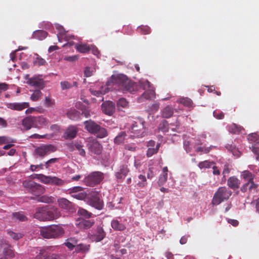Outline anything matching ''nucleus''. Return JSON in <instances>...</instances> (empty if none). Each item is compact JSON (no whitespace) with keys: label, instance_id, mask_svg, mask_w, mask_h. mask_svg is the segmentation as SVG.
Listing matches in <instances>:
<instances>
[{"label":"nucleus","instance_id":"cd10ccee","mask_svg":"<svg viewBox=\"0 0 259 259\" xmlns=\"http://www.w3.org/2000/svg\"><path fill=\"white\" fill-rule=\"evenodd\" d=\"M22 124L26 130L33 127V116H29L24 118L22 120Z\"/></svg>","mask_w":259,"mask_h":259},{"label":"nucleus","instance_id":"f3484780","mask_svg":"<svg viewBox=\"0 0 259 259\" xmlns=\"http://www.w3.org/2000/svg\"><path fill=\"white\" fill-rule=\"evenodd\" d=\"M78 131L76 127L73 126H69L64 133L63 137L65 139H74L77 134Z\"/></svg>","mask_w":259,"mask_h":259},{"label":"nucleus","instance_id":"ddd939ff","mask_svg":"<svg viewBox=\"0 0 259 259\" xmlns=\"http://www.w3.org/2000/svg\"><path fill=\"white\" fill-rule=\"evenodd\" d=\"M47 209H48L47 206L36 208L33 215V218L40 221H47Z\"/></svg>","mask_w":259,"mask_h":259},{"label":"nucleus","instance_id":"3c124183","mask_svg":"<svg viewBox=\"0 0 259 259\" xmlns=\"http://www.w3.org/2000/svg\"><path fill=\"white\" fill-rule=\"evenodd\" d=\"M140 87L143 90H146L148 88L151 89V83L147 80H141L139 82Z\"/></svg>","mask_w":259,"mask_h":259},{"label":"nucleus","instance_id":"e433bc0d","mask_svg":"<svg viewBox=\"0 0 259 259\" xmlns=\"http://www.w3.org/2000/svg\"><path fill=\"white\" fill-rule=\"evenodd\" d=\"M212 165H215V163L213 161H210L208 160H204L199 162L198 166L200 169L208 168H210Z\"/></svg>","mask_w":259,"mask_h":259},{"label":"nucleus","instance_id":"a18cd8bd","mask_svg":"<svg viewBox=\"0 0 259 259\" xmlns=\"http://www.w3.org/2000/svg\"><path fill=\"white\" fill-rule=\"evenodd\" d=\"M3 253L5 255L10 257H13L14 256V251L12 249L11 246L9 244H8V246L3 249Z\"/></svg>","mask_w":259,"mask_h":259},{"label":"nucleus","instance_id":"c03bdc74","mask_svg":"<svg viewBox=\"0 0 259 259\" xmlns=\"http://www.w3.org/2000/svg\"><path fill=\"white\" fill-rule=\"evenodd\" d=\"M158 129L159 131L165 133L168 131V123L165 120H162L158 126Z\"/></svg>","mask_w":259,"mask_h":259},{"label":"nucleus","instance_id":"c85d7f7f","mask_svg":"<svg viewBox=\"0 0 259 259\" xmlns=\"http://www.w3.org/2000/svg\"><path fill=\"white\" fill-rule=\"evenodd\" d=\"M75 48L80 53L84 54L90 51V46L82 42L76 44Z\"/></svg>","mask_w":259,"mask_h":259},{"label":"nucleus","instance_id":"473e14b6","mask_svg":"<svg viewBox=\"0 0 259 259\" xmlns=\"http://www.w3.org/2000/svg\"><path fill=\"white\" fill-rule=\"evenodd\" d=\"M48 33L42 30H38L33 32L32 36L34 38L39 40L45 39L47 36Z\"/></svg>","mask_w":259,"mask_h":259},{"label":"nucleus","instance_id":"b1692460","mask_svg":"<svg viewBox=\"0 0 259 259\" xmlns=\"http://www.w3.org/2000/svg\"><path fill=\"white\" fill-rule=\"evenodd\" d=\"M27 83L32 87L42 89L44 86V81L42 79L37 77H31L29 78Z\"/></svg>","mask_w":259,"mask_h":259},{"label":"nucleus","instance_id":"13d9d810","mask_svg":"<svg viewBox=\"0 0 259 259\" xmlns=\"http://www.w3.org/2000/svg\"><path fill=\"white\" fill-rule=\"evenodd\" d=\"M248 139L250 141L258 143L259 135L255 133L250 134L248 136Z\"/></svg>","mask_w":259,"mask_h":259},{"label":"nucleus","instance_id":"338daca9","mask_svg":"<svg viewBox=\"0 0 259 259\" xmlns=\"http://www.w3.org/2000/svg\"><path fill=\"white\" fill-rule=\"evenodd\" d=\"M45 102L47 107L52 106L55 103L50 97H46Z\"/></svg>","mask_w":259,"mask_h":259},{"label":"nucleus","instance_id":"a878e982","mask_svg":"<svg viewBox=\"0 0 259 259\" xmlns=\"http://www.w3.org/2000/svg\"><path fill=\"white\" fill-rule=\"evenodd\" d=\"M94 224L95 221L93 220L81 219L78 223V227L80 229H88L91 228Z\"/></svg>","mask_w":259,"mask_h":259},{"label":"nucleus","instance_id":"f257e3e1","mask_svg":"<svg viewBox=\"0 0 259 259\" xmlns=\"http://www.w3.org/2000/svg\"><path fill=\"white\" fill-rule=\"evenodd\" d=\"M107 86H112L114 89L122 91H127L134 93L138 90V85L128 79L127 76L123 74L112 75L107 81Z\"/></svg>","mask_w":259,"mask_h":259},{"label":"nucleus","instance_id":"bb28decb","mask_svg":"<svg viewBox=\"0 0 259 259\" xmlns=\"http://www.w3.org/2000/svg\"><path fill=\"white\" fill-rule=\"evenodd\" d=\"M89 149L91 153L98 155L101 153L102 146L97 142H93L90 144Z\"/></svg>","mask_w":259,"mask_h":259},{"label":"nucleus","instance_id":"393cba45","mask_svg":"<svg viewBox=\"0 0 259 259\" xmlns=\"http://www.w3.org/2000/svg\"><path fill=\"white\" fill-rule=\"evenodd\" d=\"M91 249V245L89 244L79 243L75 246V252L85 254L89 252Z\"/></svg>","mask_w":259,"mask_h":259},{"label":"nucleus","instance_id":"680f3d73","mask_svg":"<svg viewBox=\"0 0 259 259\" xmlns=\"http://www.w3.org/2000/svg\"><path fill=\"white\" fill-rule=\"evenodd\" d=\"M59 160V158H51L49 160H48V161H47L46 162H45V166H46V168L48 169L49 168L52 164L58 162Z\"/></svg>","mask_w":259,"mask_h":259},{"label":"nucleus","instance_id":"09e8293b","mask_svg":"<svg viewBox=\"0 0 259 259\" xmlns=\"http://www.w3.org/2000/svg\"><path fill=\"white\" fill-rule=\"evenodd\" d=\"M36 57L33 62L35 65L37 66H44L47 64V62L45 59L40 57L38 55H36Z\"/></svg>","mask_w":259,"mask_h":259},{"label":"nucleus","instance_id":"39448f33","mask_svg":"<svg viewBox=\"0 0 259 259\" xmlns=\"http://www.w3.org/2000/svg\"><path fill=\"white\" fill-rule=\"evenodd\" d=\"M83 123L87 131L91 134L96 135L97 137L103 138L107 136V130L103 127H101L94 121L90 119L85 121Z\"/></svg>","mask_w":259,"mask_h":259},{"label":"nucleus","instance_id":"603ef678","mask_svg":"<svg viewBox=\"0 0 259 259\" xmlns=\"http://www.w3.org/2000/svg\"><path fill=\"white\" fill-rule=\"evenodd\" d=\"M13 217L20 221H25L27 220V217L22 212H16L13 214Z\"/></svg>","mask_w":259,"mask_h":259},{"label":"nucleus","instance_id":"5fc2aeb1","mask_svg":"<svg viewBox=\"0 0 259 259\" xmlns=\"http://www.w3.org/2000/svg\"><path fill=\"white\" fill-rule=\"evenodd\" d=\"M14 142V140L8 136H0V145Z\"/></svg>","mask_w":259,"mask_h":259},{"label":"nucleus","instance_id":"c9c22d12","mask_svg":"<svg viewBox=\"0 0 259 259\" xmlns=\"http://www.w3.org/2000/svg\"><path fill=\"white\" fill-rule=\"evenodd\" d=\"M37 253L34 259H45L48 257V252L44 249L38 250L37 248L34 249Z\"/></svg>","mask_w":259,"mask_h":259},{"label":"nucleus","instance_id":"8fccbe9b","mask_svg":"<svg viewBox=\"0 0 259 259\" xmlns=\"http://www.w3.org/2000/svg\"><path fill=\"white\" fill-rule=\"evenodd\" d=\"M87 196V193L83 191L72 194V197L78 200H83Z\"/></svg>","mask_w":259,"mask_h":259},{"label":"nucleus","instance_id":"7c9ffc66","mask_svg":"<svg viewBox=\"0 0 259 259\" xmlns=\"http://www.w3.org/2000/svg\"><path fill=\"white\" fill-rule=\"evenodd\" d=\"M174 114L173 108L169 106H166L161 111V116L163 118H168L172 116Z\"/></svg>","mask_w":259,"mask_h":259},{"label":"nucleus","instance_id":"ea45409f","mask_svg":"<svg viewBox=\"0 0 259 259\" xmlns=\"http://www.w3.org/2000/svg\"><path fill=\"white\" fill-rule=\"evenodd\" d=\"M77 212L79 215L85 219H89L92 216V213L91 212L82 208H80Z\"/></svg>","mask_w":259,"mask_h":259},{"label":"nucleus","instance_id":"49530a36","mask_svg":"<svg viewBox=\"0 0 259 259\" xmlns=\"http://www.w3.org/2000/svg\"><path fill=\"white\" fill-rule=\"evenodd\" d=\"M8 234L14 240H18L23 237V234L20 233H16L13 231H8Z\"/></svg>","mask_w":259,"mask_h":259},{"label":"nucleus","instance_id":"4be33fe9","mask_svg":"<svg viewBox=\"0 0 259 259\" xmlns=\"http://www.w3.org/2000/svg\"><path fill=\"white\" fill-rule=\"evenodd\" d=\"M258 187V184L254 183L253 181H247L246 183H245L241 187V191L242 192H245L247 190H249V192H251L252 190H255Z\"/></svg>","mask_w":259,"mask_h":259},{"label":"nucleus","instance_id":"2eb2a0df","mask_svg":"<svg viewBox=\"0 0 259 259\" xmlns=\"http://www.w3.org/2000/svg\"><path fill=\"white\" fill-rule=\"evenodd\" d=\"M49 121L42 116H33V127L41 128L48 125Z\"/></svg>","mask_w":259,"mask_h":259},{"label":"nucleus","instance_id":"423d86ee","mask_svg":"<svg viewBox=\"0 0 259 259\" xmlns=\"http://www.w3.org/2000/svg\"><path fill=\"white\" fill-rule=\"evenodd\" d=\"M104 175L99 171H94L85 177L83 183L88 186L94 187L100 184L104 179Z\"/></svg>","mask_w":259,"mask_h":259},{"label":"nucleus","instance_id":"5701e85b","mask_svg":"<svg viewBox=\"0 0 259 259\" xmlns=\"http://www.w3.org/2000/svg\"><path fill=\"white\" fill-rule=\"evenodd\" d=\"M59 206L64 209L70 210L73 207V204L66 198H61L58 199Z\"/></svg>","mask_w":259,"mask_h":259},{"label":"nucleus","instance_id":"864d4df0","mask_svg":"<svg viewBox=\"0 0 259 259\" xmlns=\"http://www.w3.org/2000/svg\"><path fill=\"white\" fill-rule=\"evenodd\" d=\"M137 30L143 34H149L151 31L150 28L147 26H141L138 28Z\"/></svg>","mask_w":259,"mask_h":259},{"label":"nucleus","instance_id":"1a4fd4ad","mask_svg":"<svg viewBox=\"0 0 259 259\" xmlns=\"http://www.w3.org/2000/svg\"><path fill=\"white\" fill-rule=\"evenodd\" d=\"M87 203L98 210H102L104 207L103 201L100 198L97 192L92 193L87 198Z\"/></svg>","mask_w":259,"mask_h":259},{"label":"nucleus","instance_id":"c756f323","mask_svg":"<svg viewBox=\"0 0 259 259\" xmlns=\"http://www.w3.org/2000/svg\"><path fill=\"white\" fill-rule=\"evenodd\" d=\"M199 144H199V143H198L195 146H194V148H195V151L196 152H200V154H201L202 153H205V154H207L208 153L210 150H211L213 148H215V146H210L209 147H201V146H197V145H199Z\"/></svg>","mask_w":259,"mask_h":259},{"label":"nucleus","instance_id":"f03ea898","mask_svg":"<svg viewBox=\"0 0 259 259\" xmlns=\"http://www.w3.org/2000/svg\"><path fill=\"white\" fill-rule=\"evenodd\" d=\"M40 235L45 238H57L64 234V230L60 225H52L41 228Z\"/></svg>","mask_w":259,"mask_h":259},{"label":"nucleus","instance_id":"9b49d317","mask_svg":"<svg viewBox=\"0 0 259 259\" xmlns=\"http://www.w3.org/2000/svg\"><path fill=\"white\" fill-rule=\"evenodd\" d=\"M127 161H123L119 166V170L115 172V176L117 179H124L130 172Z\"/></svg>","mask_w":259,"mask_h":259},{"label":"nucleus","instance_id":"f704fd0d","mask_svg":"<svg viewBox=\"0 0 259 259\" xmlns=\"http://www.w3.org/2000/svg\"><path fill=\"white\" fill-rule=\"evenodd\" d=\"M111 226L114 230L117 231H123L125 229V226L123 224L120 223L118 221L116 220L111 222Z\"/></svg>","mask_w":259,"mask_h":259},{"label":"nucleus","instance_id":"72a5a7b5","mask_svg":"<svg viewBox=\"0 0 259 259\" xmlns=\"http://www.w3.org/2000/svg\"><path fill=\"white\" fill-rule=\"evenodd\" d=\"M227 129L232 134H239L241 131L242 127L235 123H232L227 126Z\"/></svg>","mask_w":259,"mask_h":259},{"label":"nucleus","instance_id":"9d476101","mask_svg":"<svg viewBox=\"0 0 259 259\" xmlns=\"http://www.w3.org/2000/svg\"><path fill=\"white\" fill-rule=\"evenodd\" d=\"M144 122L138 119L134 122L131 126V132L137 137H143L144 135Z\"/></svg>","mask_w":259,"mask_h":259},{"label":"nucleus","instance_id":"bf43d9fd","mask_svg":"<svg viewBox=\"0 0 259 259\" xmlns=\"http://www.w3.org/2000/svg\"><path fill=\"white\" fill-rule=\"evenodd\" d=\"M251 148L252 151L256 155V160H259V144L256 143L252 145Z\"/></svg>","mask_w":259,"mask_h":259},{"label":"nucleus","instance_id":"37998d69","mask_svg":"<svg viewBox=\"0 0 259 259\" xmlns=\"http://www.w3.org/2000/svg\"><path fill=\"white\" fill-rule=\"evenodd\" d=\"M178 102L187 107H191L193 105L192 101L188 98H182L178 100Z\"/></svg>","mask_w":259,"mask_h":259},{"label":"nucleus","instance_id":"4468645a","mask_svg":"<svg viewBox=\"0 0 259 259\" xmlns=\"http://www.w3.org/2000/svg\"><path fill=\"white\" fill-rule=\"evenodd\" d=\"M102 109L105 114L111 115L115 111V104L110 101L105 102L102 105Z\"/></svg>","mask_w":259,"mask_h":259},{"label":"nucleus","instance_id":"4d7b16f0","mask_svg":"<svg viewBox=\"0 0 259 259\" xmlns=\"http://www.w3.org/2000/svg\"><path fill=\"white\" fill-rule=\"evenodd\" d=\"M167 174H162L160 175L158 181V184L159 186L163 185L167 181Z\"/></svg>","mask_w":259,"mask_h":259},{"label":"nucleus","instance_id":"58836bf2","mask_svg":"<svg viewBox=\"0 0 259 259\" xmlns=\"http://www.w3.org/2000/svg\"><path fill=\"white\" fill-rule=\"evenodd\" d=\"M126 133L125 132H120L114 139V142L117 144H120L123 142Z\"/></svg>","mask_w":259,"mask_h":259},{"label":"nucleus","instance_id":"79ce46f5","mask_svg":"<svg viewBox=\"0 0 259 259\" xmlns=\"http://www.w3.org/2000/svg\"><path fill=\"white\" fill-rule=\"evenodd\" d=\"M160 144L159 143L157 144L156 148H148L147 151V156L149 157L152 156L153 154H156L158 152Z\"/></svg>","mask_w":259,"mask_h":259},{"label":"nucleus","instance_id":"4c0bfd02","mask_svg":"<svg viewBox=\"0 0 259 259\" xmlns=\"http://www.w3.org/2000/svg\"><path fill=\"white\" fill-rule=\"evenodd\" d=\"M117 106L119 110H122L120 108H127L128 107V102L125 98H120L117 102Z\"/></svg>","mask_w":259,"mask_h":259},{"label":"nucleus","instance_id":"dca6fc26","mask_svg":"<svg viewBox=\"0 0 259 259\" xmlns=\"http://www.w3.org/2000/svg\"><path fill=\"white\" fill-rule=\"evenodd\" d=\"M7 107L11 110L20 111L29 107V103L28 102L9 103L7 104Z\"/></svg>","mask_w":259,"mask_h":259},{"label":"nucleus","instance_id":"e2e57ef3","mask_svg":"<svg viewBox=\"0 0 259 259\" xmlns=\"http://www.w3.org/2000/svg\"><path fill=\"white\" fill-rule=\"evenodd\" d=\"M60 84L63 90L69 89L72 88L71 84L67 81H61Z\"/></svg>","mask_w":259,"mask_h":259},{"label":"nucleus","instance_id":"6e6d98bb","mask_svg":"<svg viewBox=\"0 0 259 259\" xmlns=\"http://www.w3.org/2000/svg\"><path fill=\"white\" fill-rule=\"evenodd\" d=\"M138 178L141 180L137 183V185L140 187H144L147 185L146 178L145 176L140 175Z\"/></svg>","mask_w":259,"mask_h":259},{"label":"nucleus","instance_id":"0e129e2a","mask_svg":"<svg viewBox=\"0 0 259 259\" xmlns=\"http://www.w3.org/2000/svg\"><path fill=\"white\" fill-rule=\"evenodd\" d=\"M83 191V188L80 186H76L74 187L70 190V194L72 195V194L77 193H78L79 192H81Z\"/></svg>","mask_w":259,"mask_h":259},{"label":"nucleus","instance_id":"6e6552de","mask_svg":"<svg viewBox=\"0 0 259 259\" xmlns=\"http://www.w3.org/2000/svg\"><path fill=\"white\" fill-rule=\"evenodd\" d=\"M57 150L55 146L52 144H44L36 147L34 151V154L40 157H44Z\"/></svg>","mask_w":259,"mask_h":259},{"label":"nucleus","instance_id":"7ed1b4c3","mask_svg":"<svg viewBox=\"0 0 259 259\" xmlns=\"http://www.w3.org/2000/svg\"><path fill=\"white\" fill-rule=\"evenodd\" d=\"M22 186L29 193L37 197L42 195L46 192V189L44 186L31 180L23 181Z\"/></svg>","mask_w":259,"mask_h":259},{"label":"nucleus","instance_id":"69168bd1","mask_svg":"<svg viewBox=\"0 0 259 259\" xmlns=\"http://www.w3.org/2000/svg\"><path fill=\"white\" fill-rule=\"evenodd\" d=\"M213 114L215 118L219 119H223L224 117V114L221 111L215 110L213 111Z\"/></svg>","mask_w":259,"mask_h":259},{"label":"nucleus","instance_id":"f8f14e48","mask_svg":"<svg viewBox=\"0 0 259 259\" xmlns=\"http://www.w3.org/2000/svg\"><path fill=\"white\" fill-rule=\"evenodd\" d=\"M47 221H51L60 218L61 213L59 209L55 206H47Z\"/></svg>","mask_w":259,"mask_h":259},{"label":"nucleus","instance_id":"0eeeda50","mask_svg":"<svg viewBox=\"0 0 259 259\" xmlns=\"http://www.w3.org/2000/svg\"><path fill=\"white\" fill-rule=\"evenodd\" d=\"M34 178H36L45 184L55 185L58 186H62L65 184L64 180H63L56 177L47 176L43 174H35Z\"/></svg>","mask_w":259,"mask_h":259},{"label":"nucleus","instance_id":"412c9836","mask_svg":"<svg viewBox=\"0 0 259 259\" xmlns=\"http://www.w3.org/2000/svg\"><path fill=\"white\" fill-rule=\"evenodd\" d=\"M240 185V180L235 176L230 177L227 181V185L229 188L236 190L239 188Z\"/></svg>","mask_w":259,"mask_h":259},{"label":"nucleus","instance_id":"052dcab7","mask_svg":"<svg viewBox=\"0 0 259 259\" xmlns=\"http://www.w3.org/2000/svg\"><path fill=\"white\" fill-rule=\"evenodd\" d=\"M45 259H66V257L63 254H52L48 255V257Z\"/></svg>","mask_w":259,"mask_h":259},{"label":"nucleus","instance_id":"a211bd4d","mask_svg":"<svg viewBox=\"0 0 259 259\" xmlns=\"http://www.w3.org/2000/svg\"><path fill=\"white\" fill-rule=\"evenodd\" d=\"M106 236V233L103 229L100 227H97L96 229V232L92 235V239L96 242H99L102 240Z\"/></svg>","mask_w":259,"mask_h":259},{"label":"nucleus","instance_id":"774afa93","mask_svg":"<svg viewBox=\"0 0 259 259\" xmlns=\"http://www.w3.org/2000/svg\"><path fill=\"white\" fill-rule=\"evenodd\" d=\"M44 165L42 164H40L38 165H31L30 166V169L32 171H34L37 170V168H39L40 169H44Z\"/></svg>","mask_w":259,"mask_h":259},{"label":"nucleus","instance_id":"a19ab883","mask_svg":"<svg viewBox=\"0 0 259 259\" xmlns=\"http://www.w3.org/2000/svg\"><path fill=\"white\" fill-rule=\"evenodd\" d=\"M242 176L243 179L246 181H249V182H250V181H253L254 178V176L251 172L247 170L243 171Z\"/></svg>","mask_w":259,"mask_h":259},{"label":"nucleus","instance_id":"6ab92c4d","mask_svg":"<svg viewBox=\"0 0 259 259\" xmlns=\"http://www.w3.org/2000/svg\"><path fill=\"white\" fill-rule=\"evenodd\" d=\"M155 93L153 88L147 90L142 95L138 98V100L139 102H142L144 100H151L154 98Z\"/></svg>","mask_w":259,"mask_h":259},{"label":"nucleus","instance_id":"de8ad7c7","mask_svg":"<svg viewBox=\"0 0 259 259\" xmlns=\"http://www.w3.org/2000/svg\"><path fill=\"white\" fill-rule=\"evenodd\" d=\"M42 96V93L40 90H35L30 96V99L32 101H37Z\"/></svg>","mask_w":259,"mask_h":259},{"label":"nucleus","instance_id":"aec40b11","mask_svg":"<svg viewBox=\"0 0 259 259\" xmlns=\"http://www.w3.org/2000/svg\"><path fill=\"white\" fill-rule=\"evenodd\" d=\"M69 150L70 152H72L74 150H77L78 151V154L80 156L82 157L85 156V151L83 148V145L79 143L75 142L69 145Z\"/></svg>","mask_w":259,"mask_h":259},{"label":"nucleus","instance_id":"2f4dec72","mask_svg":"<svg viewBox=\"0 0 259 259\" xmlns=\"http://www.w3.org/2000/svg\"><path fill=\"white\" fill-rule=\"evenodd\" d=\"M55 200V198L51 196L48 195H42L37 197V201L38 202L45 203H53Z\"/></svg>","mask_w":259,"mask_h":259},{"label":"nucleus","instance_id":"20e7f679","mask_svg":"<svg viewBox=\"0 0 259 259\" xmlns=\"http://www.w3.org/2000/svg\"><path fill=\"white\" fill-rule=\"evenodd\" d=\"M232 194V191L225 186L219 187L214 194L212 200L213 205H218L227 201Z\"/></svg>","mask_w":259,"mask_h":259}]
</instances>
